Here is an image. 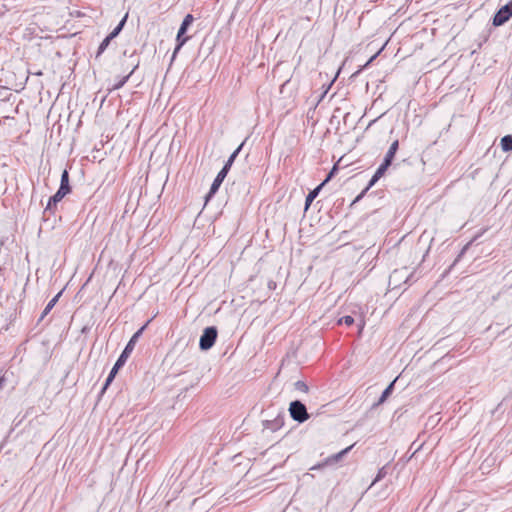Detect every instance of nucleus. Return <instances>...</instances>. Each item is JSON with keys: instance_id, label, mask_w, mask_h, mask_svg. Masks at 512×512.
<instances>
[{"instance_id": "nucleus-16", "label": "nucleus", "mask_w": 512, "mask_h": 512, "mask_svg": "<svg viewBox=\"0 0 512 512\" xmlns=\"http://www.w3.org/2000/svg\"><path fill=\"white\" fill-rule=\"evenodd\" d=\"M500 144L503 151H512V135L502 137Z\"/></svg>"}, {"instance_id": "nucleus-9", "label": "nucleus", "mask_w": 512, "mask_h": 512, "mask_svg": "<svg viewBox=\"0 0 512 512\" xmlns=\"http://www.w3.org/2000/svg\"><path fill=\"white\" fill-rule=\"evenodd\" d=\"M224 179H225L224 172L217 174V176L214 179V181L210 187V190L206 196V201H208V199L211 198L218 191V189L221 186V184L223 183Z\"/></svg>"}, {"instance_id": "nucleus-23", "label": "nucleus", "mask_w": 512, "mask_h": 512, "mask_svg": "<svg viewBox=\"0 0 512 512\" xmlns=\"http://www.w3.org/2000/svg\"><path fill=\"white\" fill-rule=\"evenodd\" d=\"M244 143L245 142H242L237 148L236 150L229 156L228 160H227V163H230V164H233V162L235 161L236 157L238 156V154L240 153V151L242 150L243 146H244Z\"/></svg>"}, {"instance_id": "nucleus-19", "label": "nucleus", "mask_w": 512, "mask_h": 512, "mask_svg": "<svg viewBox=\"0 0 512 512\" xmlns=\"http://www.w3.org/2000/svg\"><path fill=\"white\" fill-rule=\"evenodd\" d=\"M112 40L113 39L110 38L108 35L104 38V40L100 43V45L98 47V51L96 53V58H98L107 49V47L109 46V44Z\"/></svg>"}, {"instance_id": "nucleus-13", "label": "nucleus", "mask_w": 512, "mask_h": 512, "mask_svg": "<svg viewBox=\"0 0 512 512\" xmlns=\"http://www.w3.org/2000/svg\"><path fill=\"white\" fill-rule=\"evenodd\" d=\"M60 189L70 193L71 187L69 184V173L67 170H63L61 174Z\"/></svg>"}, {"instance_id": "nucleus-26", "label": "nucleus", "mask_w": 512, "mask_h": 512, "mask_svg": "<svg viewBox=\"0 0 512 512\" xmlns=\"http://www.w3.org/2000/svg\"><path fill=\"white\" fill-rule=\"evenodd\" d=\"M294 386H295L296 390L304 392V393H307L308 389H309L307 384L305 382H303V381L295 382Z\"/></svg>"}, {"instance_id": "nucleus-29", "label": "nucleus", "mask_w": 512, "mask_h": 512, "mask_svg": "<svg viewBox=\"0 0 512 512\" xmlns=\"http://www.w3.org/2000/svg\"><path fill=\"white\" fill-rule=\"evenodd\" d=\"M337 168L334 166L333 169L329 172V174L327 175L326 179L322 182L324 183V185L330 181V179L332 178L333 174H334V171L336 170Z\"/></svg>"}, {"instance_id": "nucleus-32", "label": "nucleus", "mask_w": 512, "mask_h": 512, "mask_svg": "<svg viewBox=\"0 0 512 512\" xmlns=\"http://www.w3.org/2000/svg\"><path fill=\"white\" fill-rule=\"evenodd\" d=\"M14 114H18L19 110H18V106L13 110Z\"/></svg>"}, {"instance_id": "nucleus-1", "label": "nucleus", "mask_w": 512, "mask_h": 512, "mask_svg": "<svg viewBox=\"0 0 512 512\" xmlns=\"http://www.w3.org/2000/svg\"><path fill=\"white\" fill-rule=\"evenodd\" d=\"M193 20L194 18L191 14H187L184 17L176 36L177 45L173 51L172 61L175 59L177 53L180 51L182 46L187 42L188 37H184V34L186 33L189 26L192 24Z\"/></svg>"}, {"instance_id": "nucleus-11", "label": "nucleus", "mask_w": 512, "mask_h": 512, "mask_svg": "<svg viewBox=\"0 0 512 512\" xmlns=\"http://www.w3.org/2000/svg\"><path fill=\"white\" fill-rule=\"evenodd\" d=\"M398 148H399V142H398V140H395L390 145V147H389V149H388V151H387V153H386V155L384 157V160L392 164V161H393V159L395 157V154H396Z\"/></svg>"}, {"instance_id": "nucleus-25", "label": "nucleus", "mask_w": 512, "mask_h": 512, "mask_svg": "<svg viewBox=\"0 0 512 512\" xmlns=\"http://www.w3.org/2000/svg\"><path fill=\"white\" fill-rule=\"evenodd\" d=\"M353 323L354 318L350 315L343 316L338 320V324H345L347 326H351Z\"/></svg>"}, {"instance_id": "nucleus-10", "label": "nucleus", "mask_w": 512, "mask_h": 512, "mask_svg": "<svg viewBox=\"0 0 512 512\" xmlns=\"http://www.w3.org/2000/svg\"><path fill=\"white\" fill-rule=\"evenodd\" d=\"M323 186H324V183H321L316 188H314L313 190H311L309 192V194L306 196V199H305V210H307L309 208L311 203L318 196V194L321 191Z\"/></svg>"}, {"instance_id": "nucleus-27", "label": "nucleus", "mask_w": 512, "mask_h": 512, "mask_svg": "<svg viewBox=\"0 0 512 512\" xmlns=\"http://www.w3.org/2000/svg\"><path fill=\"white\" fill-rule=\"evenodd\" d=\"M282 425V420L281 419H276L275 420V424L274 425H270V422L269 421H266L265 423V427L266 428H269L273 431H275L278 427H280Z\"/></svg>"}, {"instance_id": "nucleus-21", "label": "nucleus", "mask_w": 512, "mask_h": 512, "mask_svg": "<svg viewBox=\"0 0 512 512\" xmlns=\"http://www.w3.org/2000/svg\"><path fill=\"white\" fill-rule=\"evenodd\" d=\"M386 475H387L386 466H383L382 468H380L378 470V473H377L375 479L373 480L371 486L374 485L375 483L381 481Z\"/></svg>"}, {"instance_id": "nucleus-18", "label": "nucleus", "mask_w": 512, "mask_h": 512, "mask_svg": "<svg viewBox=\"0 0 512 512\" xmlns=\"http://www.w3.org/2000/svg\"><path fill=\"white\" fill-rule=\"evenodd\" d=\"M118 371H119V368H117L116 366L112 367V369H111V371H110V373H109V375H108V377H107V379H106V381L104 383V386L102 388V392H104L108 388V386L112 383V381L114 380V378H115L116 374L118 373Z\"/></svg>"}, {"instance_id": "nucleus-30", "label": "nucleus", "mask_w": 512, "mask_h": 512, "mask_svg": "<svg viewBox=\"0 0 512 512\" xmlns=\"http://www.w3.org/2000/svg\"><path fill=\"white\" fill-rule=\"evenodd\" d=\"M377 53L375 55H373L367 62L366 64L363 66L364 68H366L376 57H377Z\"/></svg>"}, {"instance_id": "nucleus-14", "label": "nucleus", "mask_w": 512, "mask_h": 512, "mask_svg": "<svg viewBox=\"0 0 512 512\" xmlns=\"http://www.w3.org/2000/svg\"><path fill=\"white\" fill-rule=\"evenodd\" d=\"M395 381L396 379H394L385 389L384 391L382 392L378 402H377V405H380L382 403H384L386 401V399L391 395V393L393 392V389H394V384H395Z\"/></svg>"}, {"instance_id": "nucleus-24", "label": "nucleus", "mask_w": 512, "mask_h": 512, "mask_svg": "<svg viewBox=\"0 0 512 512\" xmlns=\"http://www.w3.org/2000/svg\"><path fill=\"white\" fill-rule=\"evenodd\" d=\"M11 96H12V94L8 92L7 87H0V100L1 101H8Z\"/></svg>"}, {"instance_id": "nucleus-8", "label": "nucleus", "mask_w": 512, "mask_h": 512, "mask_svg": "<svg viewBox=\"0 0 512 512\" xmlns=\"http://www.w3.org/2000/svg\"><path fill=\"white\" fill-rule=\"evenodd\" d=\"M67 194H68V192L59 188L57 190V192L49 198L45 210L51 211L53 209V207H55Z\"/></svg>"}, {"instance_id": "nucleus-2", "label": "nucleus", "mask_w": 512, "mask_h": 512, "mask_svg": "<svg viewBox=\"0 0 512 512\" xmlns=\"http://www.w3.org/2000/svg\"><path fill=\"white\" fill-rule=\"evenodd\" d=\"M145 327H146V325L142 326L139 330H137L133 334V336L130 338L129 342L125 346L124 350L122 351V353L118 357L117 361L115 362L114 366H116L117 368L120 369L125 364L127 358L129 357V355L133 351L136 342L138 341L139 337L142 335Z\"/></svg>"}, {"instance_id": "nucleus-7", "label": "nucleus", "mask_w": 512, "mask_h": 512, "mask_svg": "<svg viewBox=\"0 0 512 512\" xmlns=\"http://www.w3.org/2000/svg\"><path fill=\"white\" fill-rule=\"evenodd\" d=\"M390 165H391V163L383 160V162L380 164V166L377 168L374 175L370 179L366 190L371 188L385 174V172L387 171V169L389 168Z\"/></svg>"}, {"instance_id": "nucleus-4", "label": "nucleus", "mask_w": 512, "mask_h": 512, "mask_svg": "<svg viewBox=\"0 0 512 512\" xmlns=\"http://www.w3.org/2000/svg\"><path fill=\"white\" fill-rule=\"evenodd\" d=\"M217 328L215 326L206 327L199 340V347L201 350H209L217 339Z\"/></svg>"}, {"instance_id": "nucleus-5", "label": "nucleus", "mask_w": 512, "mask_h": 512, "mask_svg": "<svg viewBox=\"0 0 512 512\" xmlns=\"http://www.w3.org/2000/svg\"><path fill=\"white\" fill-rule=\"evenodd\" d=\"M512 17V0L502 6L494 15L492 25L499 27L504 25Z\"/></svg>"}, {"instance_id": "nucleus-3", "label": "nucleus", "mask_w": 512, "mask_h": 512, "mask_svg": "<svg viewBox=\"0 0 512 512\" xmlns=\"http://www.w3.org/2000/svg\"><path fill=\"white\" fill-rule=\"evenodd\" d=\"M289 413L294 421L303 423L309 419L306 406L300 400H294L289 405Z\"/></svg>"}, {"instance_id": "nucleus-15", "label": "nucleus", "mask_w": 512, "mask_h": 512, "mask_svg": "<svg viewBox=\"0 0 512 512\" xmlns=\"http://www.w3.org/2000/svg\"><path fill=\"white\" fill-rule=\"evenodd\" d=\"M137 68V65L131 70V72L126 75V76H123L121 78H119L112 86V89L113 90H118L120 88H122L125 83L128 81V79L130 78V76L133 74L134 70Z\"/></svg>"}, {"instance_id": "nucleus-28", "label": "nucleus", "mask_w": 512, "mask_h": 512, "mask_svg": "<svg viewBox=\"0 0 512 512\" xmlns=\"http://www.w3.org/2000/svg\"><path fill=\"white\" fill-rule=\"evenodd\" d=\"M231 166H232V164L226 162L225 165L223 166V168L219 171V173H223L224 172V177H226L228 172H229V170H230V168H231Z\"/></svg>"}, {"instance_id": "nucleus-31", "label": "nucleus", "mask_w": 512, "mask_h": 512, "mask_svg": "<svg viewBox=\"0 0 512 512\" xmlns=\"http://www.w3.org/2000/svg\"><path fill=\"white\" fill-rule=\"evenodd\" d=\"M3 382H4V378L3 377H0V388L2 387L3 385Z\"/></svg>"}, {"instance_id": "nucleus-12", "label": "nucleus", "mask_w": 512, "mask_h": 512, "mask_svg": "<svg viewBox=\"0 0 512 512\" xmlns=\"http://www.w3.org/2000/svg\"><path fill=\"white\" fill-rule=\"evenodd\" d=\"M62 292H59L56 296H54L49 302L48 304L46 305L45 309L43 310L41 316H40V321L43 320L46 315H48V313L52 310V308L56 305V303L58 302L59 300V297L61 296Z\"/></svg>"}, {"instance_id": "nucleus-6", "label": "nucleus", "mask_w": 512, "mask_h": 512, "mask_svg": "<svg viewBox=\"0 0 512 512\" xmlns=\"http://www.w3.org/2000/svg\"><path fill=\"white\" fill-rule=\"evenodd\" d=\"M352 447H353V445L341 450L340 452H338L336 454H333V455L327 457L324 462L313 466L311 468V470H316V469L322 468L327 465H334V464L338 463L352 449Z\"/></svg>"}, {"instance_id": "nucleus-17", "label": "nucleus", "mask_w": 512, "mask_h": 512, "mask_svg": "<svg viewBox=\"0 0 512 512\" xmlns=\"http://www.w3.org/2000/svg\"><path fill=\"white\" fill-rule=\"evenodd\" d=\"M126 19L127 15H125L118 25L108 34L110 38L114 39L119 35L125 25Z\"/></svg>"}, {"instance_id": "nucleus-22", "label": "nucleus", "mask_w": 512, "mask_h": 512, "mask_svg": "<svg viewBox=\"0 0 512 512\" xmlns=\"http://www.w3.org/2000/svg\"><path fill=\"white\" fill-rule=\"evenodd\" d=\"M406 273H407L406 269L394 270L390 276V281L401 279L402 277H404L406 275Z\"/></svg>"}, {"instance_id": "nucleus-20", "label": "nucleus", "mask_w": 512, "mask_h": 512, "mask_svg": "<svg viewBox=\"0 0 512 512\" xmlns=\"http://www.w3.org/2000/svg\"><path fill=\"white\" fill-rule=\"evenodd\" d=\"M0 125H8L9 127H14L16 125L15 116L14 115H5L0 119Z\"/></svg>"}]
</instances>
